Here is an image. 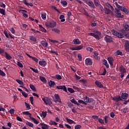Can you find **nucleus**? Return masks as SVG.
<instances>
[{"label": "nucleus", "mask_w": 129, "mask_h": 129, "mask_svg": "<svg viewBox=\"0 0 129 129\" xmlns=\"http://www.w3.org/2000/svg\"><path fill=\"white\" fill-rule=\"evenodd\" d=\"M88 36H92L95 38L97 40H100V37L101 36V33L98 31H96L94 33H88Z\"/></svg>", "instance_id": "nucleus-1"}, {"label": "nucleus", "mask_w": 129, "mask_h": 129, "mask_svg": "<svg viewBox=\"0 0 129 129\" xmlns=\"http://www.w3.org/2000/svg\"><path fill=\"white\" fill-rule=\"evenodd\" d=\"M46 27L48 28H55L56 27V24L54 21H51L49 22H46L45 23Z\"/></svg>", "instance_id": "nucleus-2"}, {"label": "nucleus", "mask_w": 129, "mask_h": 129, "mask_svg": "<svg viewBox=\"0 0 129 129\" xmlns=\"http://www.w3.org/2000/svg\"><path fill=\"white\" fill-rule=\"evenodd\" d=\"M111 33L112 35H113L114 36H116V37H117L118 38H119L120 39H122V38H123V35H122V34L119 32H118L115 30H112Z\"/></svg>", "instance_id": "nucleus-3"}, {"label": "nucleus", "mask_w": 129, "mask_h": 129, "mask_svg": "<svg viewBox=\"0 0 129 129\" xmlns=\"http://www.w3.org/2000/svg\"><path fill=\"white\" fill-rule=\"evenodd\" d=\"M119 69V72L121 73L120 78H123L124 77V73H126V70L122 66H121Z\"/></svg>", "instance_id": "nucleus-4"}, {"label": "nucleus", "mask_w": 129, "mask_h": 129, "mask_svg": "<svg viewBox=\"0 0 129 129\" xmlns=\"http://www.w3.org/2000/svg\"><path fill=\"white\" fill-rule=\"evenodd\" d=\"M42 100L46 105H51L52 104V101L48 97H43Z\"/></svg>", "instance_id": "nucleus-5"}, {"label": "nucleus", "mask_w": 129, "mask_h": 129, "mask_svg": "<svg viewBox=\"0 0 129 129\" xmlns=\"http://www.w3.org/2000/svg\"><path fill=\"white\" fill-rule=\"evenodd\" d=\"M124 28L120 30L121 33H125L126 32H129V26L127 24H123Z\"/></svg>", "instance_id": "nucleus-6"}, {"label": "nucleus", "mask_w": 129, "mask_h": 129, "mask_svg": "<svg viewBox=\"0 0 129 129\" xmlns=\"http://www.w3.org/2000/svg\"><path fill=\"white\" fill-rule=\"evenodd\" d=\"M55 100H54V102H59V103H62L61 102V99H60V96L58 94H54Z\"/></svg>", "instance_id": "nucleus-7"}, {"label": "nucleus", "mask_w": 129, "mask_h": 129, "mask_svg": "<svg viewBox=\"0 0 129 129\" xmlns=\"http://www.w3.org/2000/svg\"><path fill=\"white\" fill-rule=\"evenodd\" d=\"M104 41L106 43H111L112 42V38L108 35H106L104 37Z\"/></svg>", "instance_id": "nucleus-8"}, {"label": "nucleus", "mask_w": 129, "mask_h": 129, "mask_svg": "<svg viewBox=\"0 0 129 129\" xmlns=\"http://www.w3.org/2000/svg\"><path fill=\"white\" fill-rule=\"evenodd\" d=\"M85 62L87 66H91L92 65V61L90 58H86Z\"/></svg>", "instance_id": "nucleus-9"}, {"label": "nucleus", "mask_w": 129, "mask_h": 129, "mask_svg": "<svg viewBox=\"0 0 129 129\" xmlns=\"http://www.w3.org/2000/svg\"><path fill=\"white\" fill-rule=\"evenodd\" d=\"M57 89L58 90H62L65 92H67V88H66V86H56Z\"/></svg>", "instance_id": "nucleus-10"}, {"label": "nucleus", "mask_w": 129, "mask_h": 129, "mask_svg": "<svg viewBox=\"0 0 129 129\" xmlns=\"http://www.w3.org/2000/svg\"><path fill=\"white\" fill-rule=\"evenodd\" d=\"M95 84L99 88H102V87H103V85H102V84H101V82H99V81H96L95 82Z\"/></svg>", "instance_id": "nucleus-11"}, {"label": "nucleus", "mask_w": 129, "mask_h": 129, "mask_svg": "<svg viewBox=\"0 0 129 129\" xmlns=\"http://www.w3.org/2000/svg\"><path fill=\"white\" fill-rule=\"evenodd\" d=\"M86 4H87V5H88L89 7L92 8V9H94V4H93V2H92L91 1L89 0Z\"/></svg>", "instance_id": "nucleus-12"}, {"label": "nucleus", "mask_w": 129, "mask_h": 129, "mask_svg": "<svg viewBox=\"0 0 129 129\" xmlns=\"http://www.w3.org/2000/svg\"><path fill=\"white\" fill-rule=\"evenodd\" d=\"M128 96V94L125 93H122L121 94V98H122V99H127V97Z\"/></svg>", "instance_id": "nucleus-13"}, {"label": "nucleus", "mask_w": 129, "mask_h": 129, "mask_svg": "<svg viewBox=\"0 0 129 129\" xmlns=\"http://www.w3.org/2000/svg\"><path fill=\"white\" fill-rule=\"evenodd\" d=\"M115 16H116L118 18H120V19H123L124 18V15H121V13L119 12H115Z\"/></svg>", "instance_id": "nucleus-14"}, {"label": "nucleus", "mask_w": 129, "mask_h": 129, "mask_svg": "<svg viewBox=\"0 0 129 129\" xmlns=\"http://www.w3.org/2000/svg\"><path fill=\"white\" fill-rule=\"evenodd\" d=\"M109 63L111 66H113V58L109 57L107 58Z\"/></svg>", "instance_id": "nucleus-15"}, {"label": "nucleus", "mask_w": 129, "mask_h": 129, "mask_svg": "<svg viewBox=\"0 0 129 129\" xmlns=\"http://www.w3.org/2000/svg\"><path fill=\"white\" fill-rule=\"evenodd\" d=\"M40 125L41 126L42 129H49V126L45 123H40Z\"/></svg>", "instance_id": "nucleus-16"}, {"label": "nucleus", "mask_w": 129, "mask_h": 129, "mask_svg": "<svg viewBox=\"0 0 129 129\" xmlns=\"http://www.w3.org/2000/svg\"><path fill=\"white\" fill-rule=\"evenodd\" d=\"M41 44L42 45L43 47L47 48L48 47V42L44 40L41 41Z\"/></svg>", "instance_id": "nucleus-17"}, {"label": "nucleus", "mask_w": 129, "mask_h": 129, "mask_svg": "<svg viewBox=\"0 0 129 129\" xmlns=\"http://www.w3.org/2000/svg\"><path fill=\"white\" fill-rule=\"evenodd\" d=\"M73 42L75 45H79L81 44L80 41L78 39V38L74 39Z\"/></svg>", "instance_id": "nucleus-18"}, {"label": "nucleus", "mask_w": 129, "mask_h": 129, "mask_svg": "<svg viewBox=\"0 0 129 129\" xmlns=\"http://www.w3.org/2000/svg\"><path fill=\"white\" fill-rule=\"evenodd\" d=\"M29 40L32 42H37V38L34 36H29Z\"/></svg>", "instance_id": "nucleus-19"}, {"label": "nucleus", "mask_w": 129, "mask_h": 129, "mask_svg": "<svg viewBox=\"0 0 129 129\" xmlns=\"http://www.w3.org/2000/svg\"><path fill=\"white\" fill-rule=\"evenodd\" d=\"M39 64L41 66H43V67H44V66L47 65V62L45 60H44V61H39Z\"/></svg>", "instance_id": "nucleus-20"}, {"label": "nucleus", "mask_w": 129, "mask_h": 129, "mask_svg": "<svg viewBox=\"0 0 129 129\" xmlns=\"http://www.w3.org/2000/svg\"><path fill=\"white\" fill-rule=\"evenodd\" d=\"M23 114H24L25 115H28L29 117L31 119L32 117V114L29 113V111H24L22 112Z\"/></svg>", "instance_id": "nucleus-21"}, {"label": "nucleus", "mask_w": 129, "mask_h": 129, "mask_svg": "<svg viewBox=\"0 0 129 129\" xmlns=\"http://www.w3.org/2000/svg\"><path fill=\"white\" fill-rule=\"evenodd\" d=\"M104 12L105 14H106V15H109V14L111 13V10L106 8H104Z\"/></svg>", "instance_id": "nucleus-22"}, {"label": "nucleus", "mask_w": 129, "mask_h": 129, "mask_svg": "<svg viewBox=\"0 0 129 129\" xmlns=\"http://www.w3.org/2000/svg\"><path fill=\"white\" fill-rule=\"evenodd\" d=\"M7 125L8 126H9V128H7L4 126H2V128L3 129H11L12 128V123L10 122L7 123Z\"/></svg>", "instance_id": "nucleus-23"}, {"label": "nucleus", "mask_w": 129, "mask_h": 129, "mask_svg": "<svg viewBox=\"0 0 129 129\" xmlns=\"http://www.w3.org/2000/svg\"><path fill=\"white\" fill-rule=\"evenodd\" d=\"M103 64L105 65V66H106V68H109V64H108V63H107V60H106V59H104L103 60Z\"/></svg>", "instance_id": "nucleus-24"}, {"label": "nucleus", "mask_w": 129, "mask_h": 129, "mask_svg": "<svg viewBox=\"0 0 129 129\" xmlns=\"http://www.w3.org/2000/svg\"><path fill=\"white\" fill-rule=\"evenodd\" d=\"M5 55H6V58L7 59V60H11L12 57L11 56V55L8 53V52H5Z\"/></svg>", "instance_id": "nucleus-25"}, {"label": "nucleus", "mask_w": 129, "mask_h": 129, "mask_svg": "<svg viewBox=\"0 0 129 129\" xmlns=\"http://www.w3.org/2000/svg\"><path fill=\"white\" fill-rule=\"evenodd\" d=\"M66 119H67V121L70 123V124H73V123H75V121H73V120L72 119H70L68 118H66Z\"/></svg>", "instance_id": "nucleus-26"}, {"label": "nucleus", "mask_w": 129, "mask_h": 129, "mask_svg": "<svg viewBox=\"0 0 129 129\" xmlns=\"http://www.w3.org/2000/svg\"><path fill=\"white\" fill-rule=\"evenodd\" d=\"M122 35H123V38H124L125 36L126 38L129 39V31L124 33H122Z\"/></svg>", "instance_id": "nucleus-27"}, {"label": "nucleus", "mask_w": 129, "mask_h": 129, "mask_svg": "<svg viewBox=\"0 0 129 129\" xmlns=\"http://www.w3.org/2000/svg\"><path fill=\"white\" fill-rule=\"evenodd\" d=\"M26 125H28V126H29L30 127H34V124H33L32 122H29V121H27L26 122Z\"/></svg>", "instance_id": "nucleus-28"}, {"label": "nucleus", "mask_w": 129, "mask_h": 129, "mask_svg": "<svg viewBox=\"0 0 129 129\" xmlns=\"http://www.w3.org/2000/svg\"><path fill=\"white\" fill-rule=\"evenodd\" d=\"M53 78L57 79V80H61V79H62V77H61V76H60V75H56L53 76Z\"/></svg>", "instance_id": "nucleus-29"}, {"label": "nucleus", "mask_w": 129, "mask_h": 129, "mask_svg": "<svg viewBox=\"0 0 129 129\" xmlns=\"http://www.w3.org/2000/svg\"><path fill=\"white\" fill-rule=\"evenodd\" d=\"M48 84L50 87H53V86H55L56 85V84H55V82L52 81H50V82H48Z\"/></svg>", "instance_id": "nucleus-30"}, {"label": "nucleus", "mask_w": 129, "mask_h": 129, "mask_svg": "<svg viewBox=\"0 0 129 129\" xmlns=\"http://www.w3.org/2000/svg\"><path fill=\"white\" fill-rule=\"evenodd\" d=\"M94 3L96 7H98L99 6H101V5H100V2L98 0H94Z\"/></svg>", "instance_id": "nucleus-31"}, {"label": "nucleus", "mask_w": 129, "mask_h": 129, "mask_svg": "<svg viewBox=\"0 0 129 129\" xmlns=\"http://www.w3.org/2000/svg\"><path fill=\"white\" fill-rule=\"evenodd\" d=\"M30 119L32 120L33 122H34L36 124H38L39 123V121L37 120V119H35V118L31 117L30 118Z\"/></svg>", "instance_id": "nucleus-32"}, {"label": "nucleus", "mask_w": 129, "mask_h": 129, "mask_svg": "<svg viewBox=\"0 0 129 129\" xmlns=\"http://www.w3.org/2000/svg\"><path fill=\"white\" fill-rule=\"evenodd\" d=\"M24 5H26V6H28V7H29V6H30V7H34V5H33V4L28 3L26 0H24Z\"/></svg>", "instance_id": "nucleus-33"}, {"label": "nucleus", "mask_w": 129, "mask_h": 129, "mask_svg": "<svg viewBox=\"0 0 129 129\" xmlns=\"http://www.w3.org/2000/svg\"><path fill=\"white\" fill-rule=\"evenodd\" d=\"M49 124H50V125H57L58 123L55 122V121L50 120Z\"/></svg>", "instance_id": "nucleus-34"}, {"label": "nucleus", "mask_w": 129, "mask_h": 129, "mask_svg": "<svg viewBox=\"0 0 129 129\" xmlns=\"http://www.w3.org/2000/svg\"><path fill=\"white\" fill-rule=\"evenodd\" d=\"M115 55H116V56H122V52L119 51V50H117L115 53Z\"/></svg>", "instance_id": "nucleus-35"}, {"label": "nucleus", "mask_w": 129, "mask_h": 129, "mask_svg": "<svg viewBox=\"0 0 129 129\" xmlns=\"http://www.w3.org/2000/svg\"><path fill=\"white\" fill-rule=\"evenodd\" d=\"M41 116L43 117V118H45V117H46V115H47V112H45L44 111H43L41 112V114H40Z\"/></svg>", "instance_id": "nucleus-36"}, {"label": "nucleus", "mask_w": 129, "mask_h": 129, "mask_svg": "<svg viewBox=\"0 0 129 129\" xmlns=\"http://www.w3.org/2000/svg\"><path fill=\"white\" fill-rule=\"evenodd\" d=\"M29 87L33 91H36V88L35 87V86H34V85L30 84Z\"/></svg>", "instance_id": "nucleus-37"}, {"label": "nucleus", "mask_w": 129, "mask_h": 129, "mask_svg": "<svg viewBox=\"0 0 129 129\" xmlns=\"http://www.w3.org/2000/svg\"><path fill=\"white\" fill-rule=\"evenodd\" d=\"M52 31L56 33V34H60V30L57 28H53Z\"/></svg>", "instance_id": "nucleus-38"}, {"label": "nucleus", "mask_w": 129, "mask_h": 129, "mask_svg": "<svg viewBox=\"0 0 129 129\" xmlns=\"http://www.w3.org/2000/svg\"><path fill=\"white\" fill-rule=\"evenodd\" d=\"M0 14L3 15V16H6V10L3 9H0Z\"/></svg>", "instance_id": "nucleus-39"}, {"label": "nucleus", "mask_w": 129, "mask_h": 129, "mask_svg": "<svg viewBox=\"0 0 129 129\" xmlns=\"http://www.w3.org/2000/svg\"><path fill=\"white\" fill-rule=\"evenodd\" d=\"M125 48H126V50H129V41H127L125 43Z\"/></svg>", "instance_id": "nucleus-40"}, {"label": "nucleus", "mask_w": 129, "mask_h": 129, "mask_svg": "<svg viewBox=\"0 0 129 129\" xmlns=\"http://www.w3.org/2000/svg\"><path fill=\"white\" fill-rule=\"evenodd\" d=\"M122 12H123V13H125V14H128L129 13L128 9L125 8V7H124L123 8Z\"/></svg>", "instance_id": "nucleus-41"}, {"label": "nucleus", "mask_w": 129, "mask_h": 129, "mask_svg": "<svg viewBox=\"0 0 129 129\" xmlns=\"http://www.w3.org/2000/svg\"><path fill=\"white\" fill-rule=\"evenodd\" d=\"M121 111H122V112H123L124 113H126L128 112V109L127 108H124L121 110Z\"/></svg>", "instance_id": "nucleus-42"}, {"label": "nucleus", "mask_w": 129, "mask_h": 129, "mask_svg": "<svg viewBox=\"0 0 129 129\" xmlns=\"http://www.w3.org/2000/svg\"><path fill=\"white\" fill-rule=\"evenodd\" d=\"M39 78H40V80H41V81H42V82H47V80L44 77L40 76Z\"/></svg>", "instance_id": "nucleus-43"}, {"label": "nucleus", "mask_w": 129, "mask_h": 129, "mask_svg": "<svg viewBox=\"0 0 129 129\" xmlns=\"http://www.w3.org/2000/svg\"><path fill=\"white\" fill-rule=\"evenodd\" d=\"M16 81L17 83H19L20 85H24V82H23L21 80L17 79Z\"/></svg>", "instance_id": "nucleus-44"}, {"label": "nucleus", "mask_w": 129, "mask_h": 129, "mask_svg": "<svg viewBox=\"0 0 129 129\" xmlns=\"http://www.w3.org/2000/svg\"><path fill=\"white\" fill-rule=\"evenodd\" d=\"M122 101L121 97L120 96H118V97H116V102H118V101Z\"/></svg>", "instance_id": "nucleus-45"}, {"label": "nucleus", "mask_w": 129, "mask_h": 129, "mask_svg": "<svg viewBox=\"0 0 129 129\" xmlns=\"http://www.w3.org/2000/svg\"><path fill=\"white\" fill-rule=\"evenodd\" d=\"M68 91H69V92H70V93H74L75 92L74 90H73V89L71 88H68Z\"/></svg>", "instance_id": "nucleus-46"}, {"label": "nucleus", "mask_w": 129, "mask_h": 129, "mask_svg": "<svg viewBox=\"0 0 129 129\" xmlns=\"http://www.w3.org/2000/svg\"><path fill=\"white\" fill-rule=\"evenodd\" d=\"M83 48V46L82 45H79L77 46H76V50H81Z\"/></svg>", "instance_id": "nucleus-47"}, {"label": "nucleus", "mask_w": 129, "mask_h": 129, "mask_svg": "<svg viewBox=\"0 0 129 129\" xmlns=\"http://www.w3.org/2000/svg\"><path fill=\"white\" fill-rule=\"evenodd\" d=\"M89 99V97H88V96H86L84 98V100L85 102H87V103H88V100Z\"/></svg>", "instance_id": "nucleus-48"}, {"label": "nucleus", "mask_w": 129, "mask_h": 129, "mask_svg": "<svg viewBox=\"0 0 129 129\" xmlns=\"http://www.w3.org/2000/svg\"><path fill=\"white\" fill-rule=\"evenodd\" d=\"M30 69L32 70V71H33V72H34L35 73H39V71L38 70V69H35L33 68H30Z\"/></svg>", "instance_id": "nucleus-49"}, {"label": "nucleus", "mask_w": 129, "mask_h": 129, "mask_svg": "<svg viewBox=\"0 0 129 129\" xmlns=\"http://www.w3.org/2000/svg\"><path fill=\"white\" fill-rule=\"evenodd\" d=\"M98 55H99L98 53H97L96 52H95L94 53V58L95 59H98V56H98Z\"/></svg>", "instance_id": "nucleus-50"}, {"label": "nucleus", "mask_w": 129, "mask_h": 129, "mask_svg": "<svg viewBox=\"0 0 129 129\" xmlns=\"http://www.w3.org/2000/svg\"><path fill=\"white\" fill-rule=\"evenodd\" d=\"M78 58L79 61L82 60V55H81V54L79 53L78 54Z\"/></svg>", "instance_id": "nucleus-51"}, {"label": "nucleus", "mask_w": 129, "mask_h": 129, "mask_svg": "<svg viewBox=\"0 0 129 129\" xmlns=\"http://www.w3.org/2000/svg\"><path fill=\"white\" fill-rule=\"evenodd\" d=\"M124 7L121 6L120 5H119L117 8L119 10V11H121L122 12V10H123V8Z\"/></svg>", "instance_id": "nucleus-52"}, {"label": "nucleus", "mask_w": 129, "mask_h": 129, "mask_svg": "<svg viewBox=\"0 0 129 129\" xmlns=\"http://www.w3.org/2000/svg\"><path fill=\"white\" fill-rule=\"evenodd\" d=\"M9 113H10V114H14L15 113V109H11L9 110Z\"/></svg>", "instance_id": "nucleus-53"}, {"label": "nucleus", "mask_w": 129, "mask_h": 129, "mask_svg": "<svg viewBox=\"0 0 129 129\" xmlns=\"http://www.w3.org/2000/svg\"><path fill=\"white\" fill-rule=\"evenodd\" d=\"M0 75L1 76H6V73H5L4 71H2V70H0Z\"/></svg>", "instance_id": "nucleus-54"}, {"label": "nucleus", "mask_w": 129, "mask_h": 129, "mask_svg": "<svg viewBox=\"0 0 129 129\" xmlns=\"http://www.w3.org/2000/svg\"><path fill=\"white\" fill-rule=\"evenodd\" d=\"M87 51H89V52H92V51H93V48L92 47H87Z\"/></svg>", "instance_id": "nucleus-55"}, {"label": "nucleus", "mask_w": 129, "mask_h": 129, "mask_svg": "<svg viewBox=\"0 0 129 129\" xmlns=\"http://www.w3.org/2000/svg\"><path fill=\"white\" fill-rule=\"evenodd\" d=\"M10 31L11 32L12 34H15V33H16L15 29H14V28L13 27L10 29Z\"/></svg>", "instance_id": "nucleus-56"}, {"label": "nucleus", "mask_w": 129, "mask_h": 129, "mask_svg": "<svg viewBox=\"0 0 129 129\" xmlns=\"http://www.w3.org/2000/svg\"><path fill=\"white\" fill-rule=\"evenodd\" d=\"M39 27L40 29H41L42 32H46V29H45V28H44V27H43V26H42L41 25H39Z\"/></svg>", "instance_id": "nucleus-57"}, {"label": "nucleus", "mask_w": 129, "mask_h": 129, "mask_svg": "<svg viewBox=\"0 0 129 129\" xmlns=\"http://www.w3.org/2000/svg\"><path fill=\"white\" fill-rule=\"evenodd\" d=\"M110 117H112V118H113V117H114V116H115V114H114V112H111L110 113Z\"/></svg>", "instance_id": "nucleus-58"}, {"label": "nucleus", "mask_w": 129, "mask_h": 129, "mask_svg": "<svg viewBox=\"0 0 129 129\" xmlns=\"http://www.w3.org/2000/svg\"><path fill=\"white\" fill-rule=\"evenodd\" d=\"M17 65L18 66H19V67H21V68H23V67H24V66H23V64L20 62V61L17 62Z\"/></svg>", "instance_id": "nucleus-59"}, {"label": "nucleus", "mask_w": 129, "mask_h": 129, "mask_svg": "<svg viewBox=\"0 0 129 129\" xmlns=\"http://www.w3.org/2000/svg\"><path fill=\"white\" fill-rule=\"evenodd\" d=\"M25 105H26V108H27V109H31V107L30 106V105L29 104H28V103L25 102Z\"/></svg>", "instance_id": "nucleus-60"}, {"label": "nucleus", "mask_w": 129, "mask_h": 129, "mask_svg": "<svg viewBox=\"0 0 129 129\" xmlns=\"http://www.w3.org/2000/svg\"><path fill=\"white\" fill-rule=\"evenodd\" d=\"M92 118H94V120H97L98 119H99L98 116L96 115L92 116Z\"/></svg>", "instance_id": "nucleus-61"}, {"label": "nucleus", "mask_w": 129, "mask_h": 129, "mask_svg": "<svg viewBox=\"0 0 129 129\" xmlns=\"http://www.w3.org/2000/svg\"><path fill=\"white\" fill-rule=\"evenodd\" d=\"M21 93L24 97H28V94H27L26 92H22Z\"/></svg>", "instance_id": "nucleus-62"}, {"label": "nucleus", "mask_w": 129, "mask_h": 129, "mask_svg": "<svg viewBox=\"0 0 129 129\" xmlns=\"http://www.w3.org/2000/svg\"><path fill=\"white\" fill-rule=\"evenodd\" d=\"M106 72H107L106 69L104 68L103 72L102 74H101V75L104 76V75H105V74H106Z\"/></svg>", "instance_id": "nucleus-63"}, {"label": "nucleus", "mask_w": 129, "mask_h": 129, "mask_svg": "<svg viewBox=\"0 0 129 129\" xmlns=\"http://www.w3.org/2000/svg\"><path fill=\"white\" fill-rule=\"evenodd\" d=\"M82 126H81V125H77L76 126H75V129H80L81 128Z\"/></svg>", "instance_id": "nucleus-64"}]
</instances>
